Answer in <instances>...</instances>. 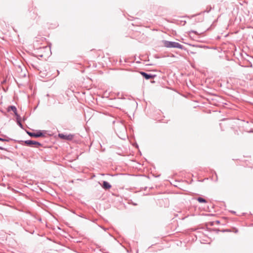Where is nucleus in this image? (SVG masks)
Returning a JSON list of instances; mask_svg holds the SVG:
<instances>
[{
	"mask_svg": "<svg viewBox=\"0 0 253 253\" xmlns=\"http://www.w3.org/2000/svg\"><path fill=\"white\" fill-rule=\"evenodd\" d=\"M163 42L164 45L167 48H177L181 49H183V46L177 42L164 40L163 41Z\"/></svg>",
	"mask_w": 253,
	"mask_h": 253,
	"instance_id": "nucleus-1",
	"label": "nucleus"
},
{
	"mask_svg": "<svg viewBox=\"0 0 253 253\" xmlns=\"http://www.w3.org/2000/svg\"><path fill=\"white\" fill-rule=\"evenodd\" d=\"M0 150H5V148H3V147H1V146H0Z\"/></svg>",
	"mask_w": 253,
	"mask_h": 253,
	"instance_id": "nucleus-13",
	"label": "nucleus"
},
{
	"mask_svg": "<svg viewBox=\"0 0 253 253\" xmlns=\"http://www.w3.org/2000/svg\"><path fill=\"white\" fill-rule=\"evenodd\" d=\"M27 133L29 136L34 137H39L44 136V133L42 132L41 130H39L36 133L27 132Z\"/></svg>",
	"mask_w": 253,
	"mask_h": 253,
	"instance_id": "nucleus-4",
	"label": "nucleus"
},
{
	"mask_svg": "<svg viewBox=\"0 0 253 253\" xmlns=\"http://www.w3.org/2000/svg\"><path fill=\"white\" fill-rule=\"evenodd\" d=\"M12 111L15 115H17V108L14 106H9L7 108V111Z\"/></svg>",
	"mask_w": 253,
	"mask_h": 253,
	"instance_id": "nucleus-7",
	"label": "nucleus"
},
{
	"mask_svg": "<svg viewBox=\"0 0 253 253\" xmlns=\"http://www.w3.org/2000/svg\"><path fill=\"white\" fill-rule=\"evenodd\" d=\"M17 124H18V125L21 127L22 128L23 127V125L22 124H21V122H20V120H18L17 121Z\"/></svg>",
	"mask_w": 253,
	"mask_h": 253,
	"instance_id": "nucleus-10",
	"label": "nucleus"
},
{
	"mask_svg": "<svg viewBox=\"0 0 253 253\" xmlns=\"http://www.w3.org/2000/svg\"><path fill=\"white\" fill-rule=\"evenodd\" d=\"M15 116L16 117V119H17V120H20V116L18 114V113H17V115H15Z\"/></svg>",
	"mask_w": 253,
	"mask_h": 253,
	"instance_id": "nucleus-12",
	"label": "nucleus"
},
{
	"mask_svg": "<svg viewBox=\"0 0 253 253\" xmlns=\"http://www.w3.org/2000/svg\"><path fill=\"white\" fill-rule=\"evenodd\" d=\"M58 136L61 139L67 140H71L74 138V135L71 134L66 135L63 133H59Z\"/></svg>",
	"mask_w": 253,
	"mask_h": 253,
	"instance_id": "nucleus-3",
	"label": "nucleus"
},
{
	"mask_svg": "<svg viewBox=\"0 0 253 253\" xmlns=\"http://www.w3.org/2000/svg\"><path fill=\"white\" fill-rule=\"evenodd\" d=\"M141 75L146 80H149L150 79H153L155 77L156 75L151 74H148L144 72H140Z\"/></svg>",
	"mask_w": 253,
	"mask_h": 253,
	"instance_id": "nucleus-5",
	"label": "nucleus"
},
{
	"mask_svg": "<svg viewBox=\"0 0 253 253\" xmlns=\"http://www.w3.org/2000/svg\"><path fill=\"white\" fill-rule=\"evenodd\" d=\"M135 105V103L134 102H129L128 104H127V106L128 107H130L131 106H133V107Z\"/></svg>",
	"mask_w": 253,
	"mask_h": 253,
	"instance_id": "nucleus-9",
	"label": "nucleus"
},
{
	"mask_svg": "<svg viewBox=\"0 0 253 253\" xmlns=\"http://www.w3.org/2000/svg\"><path fill=\"white\" fill-rule=\"evenodd\" d=\"M102 187L105 190H109L111 188L112 186L107 181H104L103 182V184L102 185Z\"/></svg>",
	"mask_w": 253,
	"mask_h": 253,
	"instance_id": "nucleus-6",
	"label": "nucleus"
},
{
	"mask_svg": "<svg viewBox=\"0 0 253 253\" xmlns=\"http://www.w3.org/2000/svg\"><path fill=\"white\" fill-rule=\"evenodd\" d=\"M0 141H8L9 139H7L2 138L0 137Z\"/></svg>",
	"mask_w": 253,
	"mask_h": 253,
	"instance_id": "nucleus-11",
	"label": "nucleus"
},
{
	"mask_svg": "<svg viewBox=\"0 0 253 253\" xmlns=\"http://www.w3.org/2000/svg\"><path fill=\"white\" fill-rule=\"evenodd\" d=\"M25 144L29 146H32L33 145H35V147L38 148L39 146H41L42 144L37 141H33V140H26L24 141Z\"/></svg>",
	"mask_w": 253,
	"mask_h": 253,
	"instance_id": "nucleus-2",
	"label": "nucleus"
},
{
	"mask_svg": "<svg viewBox=\"0 0 253 253\" xmlns=\"http://www.w3.org/2000/svg\"><path fill=\"white\" fill-rule=\"evenodd\" d=\"M197 200L200 203H207V201L205 199H204L202 197H198Z\"/></svg>",
	"mask_w": 253,
	"mask_h": 253,
	"instance_id": "nucleus-8",
	"label": "nucleus"
},
{
	"mask_svg": "<svg viewBox=\"0 0 253 253\" xmlns=\"http://www.w3.org/2000/svg\"><path fill=\"white\" fill-rule=\"evenodd\" d=\"M250 132H253V130H251Z\"/></svg>",
	"mask_w": 253,
	"mask_h": 253,
	"instance_id": "nucleus-15",
	"label": "nucleus"
},
{
	"mask_svg": "<svg viewBox=\"0 0 253 253\" xmlns=\"http://www.w3.org/2000/svg\"><path fill=\"white\" fill-rule=\"evenodd\" d=\"M191 32H192V33H196V32H195V31H191Z\"/></svg>",
	"mask_w": 253,
	"mask_h": 253,
	"instance_id": "nucleus-14",
	"label": "nucleus"
}]
</instances>
